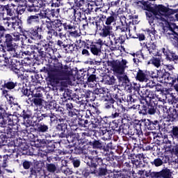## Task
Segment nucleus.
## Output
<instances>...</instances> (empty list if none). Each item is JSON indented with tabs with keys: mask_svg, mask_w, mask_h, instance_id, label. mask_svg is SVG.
Masks as SVG:
<instances>
[{
	"mask_svg": "<svg viewBox=\"0 0 178 178\" xmlns=\"http://www.w3.org/2000/svg\"><path fill=\"white\" fill-rule=\"evenodd\" d=\"M160 83H164L165 84H169L171 87H173L176 83H178V74L173 75L169 73L166 70L163 69V76Z\"/></svg>",
	"mask_w": 178,
	"mask_h": 178,
	"instance_id": "12",
	"label": "nucleus"
},
{
	"mask_svg": "<svg viewBox=\"0 0 178 178\" xmlns=\"http://www.w3.org/2000/svg\"><path fill=\"white\" fill-rule=\"evenodd\" d=\"M13 144L15 147H21V149H23V151H26V149H27V146L26 147V142L20 138L13 140Z\"/></svg>",
	"mask_w": 178,
	"mask_h": 178,
	"instance_id": "48",
	"label": "nucleus"
},
{
	"mask_svg": "<svg viewBox=\"0 0 178 178\" xmlns=\"http://www.w3.org/2000/svg\"><path fill=\"white\" fill-rule=\"evenodd\" d=\"M17 132L13 128L9 127L0 130V144H7L10 139L15 138Z\"/></svg>",
	"mask_w": 178,
	"mask_h": 178,
	"instance_id": "8",
	"label": "nucleus"
},
{
	"mask_svg": "<svg viewBox=\"0 0 178 178\" xmlns=\"http://www.w3.org/2000/svg\"><path fill=\"white\" fill-rule=\"evenodd\" d=\"M3 63H0V67H6L7 69H10L11 72L17 74V76H20L21 71L20 69L22 67V63L20 61L13 58V57L6 56L2 60Z\"/></svg>",
	"mask_w": 178,
	"mask_h": 178,
	"instance_id": "7",
	"label": "nucleus"
},
{
	"mask_svg": "<svg viewBox=\"0 0 178 178\" xmlns=\"http://www.w3.org/2000/svg\"><path fill=\"white\" fill-rule=\"evenodd\" d=\"M150 163L156 168H159V166H163V165H166V163H170V156L166 154V153L159 154L157 157L151 161Z\"/></svg>",
	"mask_w": 178,
	"mask_h": 178,
	"instance_id": "14",
	"label": "nucleus"
},
{
	"mask_svg": "<svg viewBox=\"0 0 178 178\" xmlns=\"http://www.w3.org/2000/svg\"><path fill=\"white\" fill-rule=\"evenodd\" d=\"M11 20H15V17L0 18V38H2V27L6 30V33H8V30L11 27Z\"/></svg>",
	"mask_w": 178,
	"mask_h": 178,
	"instance_id": "16",
	"label": "nucleus"
},
{
	"mask_svg": "<svg viewBox=\"0 0 178 178\" xmlns=\"http://www.w3.org/2000/svg\"><path fill=\"white\" fill-rule=\"evenodd\" d=\"M108 66H111L113 69V72L116 73L117 74H123L124 73V70L127 66V60L122 59V60H113L111 61H108Z\"/></svg>",
	"mask_w": 178,
	"mask_h": 178,
	"instance_id": "9",
	"label": "nucleus"
},
{
	"mask_svg": "<svg viewBox=\"0 0 178 178\" xmlns=\"http://www.w3.org/2000/svg\"><path fill=\"white\" fill-rule=\"evenodd\" d=\"M80 13V11H77V10L72 6L70 8H68L67 10L64 11V15H65L66 17H77V13Z\"/></svg>",
	"mask_w": 178,
	"mask_h": 178,
	"instance_id": "46",
	"label": "nucleus"
},
{
	"mask_svg": "<svg viewBox=\"0 0 178 178\" xmlns=\"http://www.w3.org/2000/svg\"><path fill=\"white\" fill-rule=\"evenodd\" d=\"M84 97L88 99H90V101H95V99L97 98L95 93L90 90H86Z\"/></svg>",
	"mask_w": 178,
	"mask_h": 178,
	"instance_id": "63",
	"label": "nucleus"
},
{
	"mask_svg": "<svg viewBox=\"0 0 178 178\" xmlns=\"http://www.w3.org/2000/svg\"><path fill=\"white\" fill-rule=\"evenodd\" d=\"M97 70L94 68H90L88 70L87 74V81L88 83H94V81H97Z\"/></svg>",
	"mask_w": 178,
	"mask_h": 178,
	"instance_id": "35",
	"label": "nucleus"
},
{
	"mask_svg": "<svg viewBox=\"0 0 178 178\" xmlns=\"http://www.w3.org/2000/svg\"><path fill=\"white\" fill-rule=\"evenodd\" d=\"M140 3L143 5L144 10H147L145 15L149 20V23H154V15H152L154 13V7H152L151 3L148 1L143 0L140 1Z\"/></svg>",
	"mask_w": 178,
	"mask_h": 178,
	"instance_id": "15",
	"label": "nucleus"
},
{
	"mask_svg": "<svg viewBox=\"0 0 178 178\" xmlns=\"http://www.w3.org/2000/svg\"><path fill=\"white\" fill-rule=\"evenodd\" d=\"M77 16H78L79 20H80L81 22H81V24H82V27H83V29H86V27H88V21H87V17H86V15L83 14V13H81V12H79L77 13Z\"/></svg>",
	"mask_w": 178,
	"mask_h": 178,
	"instance_id": "52",
	"label": "nucleus"
},
{
	"mask_svg": "<svg viewBox=\"0 0 178 178\" xmlns=\"http://www.w3.org/2000/svg\"><path fill=\"white\" fill-rule=\"evenodd\" d=\"M2 29L1 38H0V52L6 54V51H15L16 41H20V34L19 33H6V30Z\"/></svg>",
	"mask_w": 178,
	"mask_h": 178,
	"instance_id": "4",
	"label": "nucleus"
},
{
	"mask_svg": "<svg viewBox=\"0 0 178 178\" xmlns=\"http://www.w3.org/2000/svg\"><path fill=\"white\" fill-rule=\"evenodd\" d=\"M141 123L143 124L145 130H156L161 131V125L159 120H151L149 119H142Z\"/></svg>",
	"mask_w": 178,
	"mask_h": 178,
	"instance_id": "13",
	"label": "nucleus"
},
{
	"mask_svg": "<svg viewBox=\"0 0 178 178\" xmlns=\"http://www.w3.org/2000/svg\"><path fill=\"white\" fill-rule=\"evenodd\" d=\"M135 79L137 81H140V83H147L149 80L148 74L142 70H138Z\"/></svg>",
	"mask_w": 178,
	"mask_h": 178,
	"instance_id": "32",
	"label": "nucleus"
},
{
	"mask_svg": "<svg viewBox=\"0 0 178 178\" xmlns=\"http://www.w3.org/2000/svg\"><path fill=\"white\" fill-rule=\"evenodd\" d=\"M111 38H113V41L115 42L116 44H118L119 47L122 45V44H124V41H126V39L124 38V35H120L119 37H116L114 33L111 35Z\"/></svg>",
	"mask_w": 178,
	"mask_h": 178,
	"instance_id": "49",
	"label": "nucleus"
},
{
	"mask_svg": "<svg viewBox=\"0 0 178 178\" xmlns=\"http://www.w3.org/2000/svg\"><path fill=\"white\" fill-rule=\"evenodd\" d=\"M56 145H58V142H55V140H47V143L46 145V149L49 152H54L55 149L56 148Z\"/></svg>",
	"mask_w": 178,
	"mask_h": 178,
	"instance_id": "54",
	"label": "nucleus"
},
{
	"mask_svg": "<svg viewBox=\"0 0 178 178\" xmlns=\"http://www.w3.org/2000/svg\"><path fill=\"white\" fill-rule=\"evenodd\" d=\"M104 143L102 142L101 140L92 137V140L90 142V147L93 148V149L102 150L104 148Z\"/></svg>",
	"mask_w": 178,
	"mask_h": 178,
	"instance_id": "33",
	"label": "nucleus"
},
{
	"mask_svg": "<svg viewBox=\"0 0 178 178\" xmlns=\"http://www.w3.org/2000/svg\"><path fill=\"white\" fill-rule=\"evenodd\" d=\"M74 8L79 12V9H84L83 6L86 5V0H74Z\"/></svg>",
	"mask_w": 178,
	"mask_h": 178,
	"instance_id": "59",
	"label": "nucleus"
},
{
	"mask_svg": "<svg viewBox=\"0 0 178 178\" xmlns=\"http://www.w3.org/2000/svg\"><path fill=\"white\" fill-rule=\"evenodd\" d=\"M88 159L90 161L87 163V165L93 170L97 169L99 165H104V160L98 156L88 157Z\"/></svg>",
	"mask_w": 178,
	"mask_h": 178,
	"instance_id": "20",
	"label": "nucleus"
},
{
	"mask_svg": "<svg viewBox=\"0 0 178 178\" xmlns=\"http://www.w3.org/2000/svg\"><path fill=\"white\" fill-rule=\"evenodd\" d=\"M140 92L143 97L140 100L141 106H139V113L143 116L155 115L158 109V101L162 102V98L156 95L155 91L147 88H143Z\"/></svg>",
	"mask_w": 178,
	"mask_h": 178,
	"instance_id": "3",
	"label": "nucleus"
},
{
	"mask_svg": "<svg viewBox=\"0 0 178 178\" xmlns=\"http://www.w3.org/2000/svg\"><path fill=\"white\" fill-rule=\"evenodd\" d=\"M57 104L58 103H56V101L55 100H51L50 102H44L43 107L47 111H55Z\"/></svg>",
	"mask_w": 178,
	"mask_h": 178,
	"instance_id": "47",
	"label": "nucleus"
},
{
	"mask_svg": "<svg viewBox=\"0 0 178 178\" xmlns=\"http://www.w3.org/2000/svg\"><path fill=\"white\" fill-rule=\"evenodd\" d=\"M125 120H114L112 122L108 121V118H104V122L106 124H109V127H111L112 130L116 131V129L120 127V124L124 122Z\"/></svg>",
	"mask_w": 178,
	"mask_h": 178,
	"instance_id": "29",
	"label": "nucleus"
},
{
	"mask_svg": "<svg viewBox=\"0 0 178 178\" xmlns=\"http://www.w3.org/2000/svg\"><path fill=\"white\" fill-rule=\"evenodd\" d=\"M152 79H158L159 81L161 82L162 76H163V69L158 70H155L150 73Z\"/></svg>",
	"mask_w": 178,
	"mask_h": 178,
	"instance_id": "50",
	"label": "nucleus"
},
{
	"mask_svg": "<svg viewBox=\"0 0 178 178\" xmlns=\"http://www.w3.org/2000/svg\"><path fill=\"white\" fill-rule=\"evenodd\" d=\"M30 95H31L32 98H42V93L39 88H35L33 90L30 89Z\"/></svg>",
	"mask_w": 178,
	"mask_h": 178,
	"instance_id": "61",
	"label": "nucleus"
},
{
	"mask_svg": "<svg viewBox=\"0 0 178 178\" xmlns=\"http://www.w3.org/2000/svg\"><path fill=\"white\" fill-rule=\"evenodd\" d=\"M129 127L130 125H129V124L125 123L124 121H123V123H121L118 129L115 130V133H118V134H124L125 136H127V134H129Z\"/></svg>",
	"mask_w": 178,
	"mask_h": 178,
	"instance_id": "38",
	"label": "nucleus"
},
{
	"mask_svg": "<svg viewBox=\"0 0 178 178\" xmlns=\"http://www.w3.org/2000/svg\"><path fill=\"white\" fill-rule=\"evenodd\" d=\"M69 126L71 128V130H75V131H78V130H80L79 129L80 123H79V118H72L70 120H69Z\"/></svg>",
	"mask_w": 178,
	"mask_h": 178,
	"instance_id": "43",
	"label": "nucleus"
},
{
	"mask_svg": "<svg viewBox=\"0 0 178 178\" xmlns=\"http://www.w3.org/2000/svg\"><path fill=\"white\" fill-rule=\"evenodd\" d=\"M40 72L47 74V81L52 87L59 84L60 81L70 80L73 74V71L69 68V65H63L56 56L53 58L51 64L46 65L40 70Z\"/></svg>",
	"mask_w": 178,
	"mask_h": 178,
	"instance_id": "1",
	"label": "nucleus"
},
{
	"mask_svg": "<svg viewBox=\"0 0 178 178\" xmlns=\"http://www.w3.org/2000/svg\"><path fill=\"white\" fill-rule=\"evenodd\" d=\"M46 15L49 19V17H59V13H60V8H54V9H46Z\"/></svg>",
	"mask_w": 178,
	"mask_h": 178,
	"instance_id": "45",
	"label": "nucleus"
},
{
	"mask_svg": "<svg viewBox=\"0 0 178 178\" xmlns=\"http://www.w3.org/2000/svg\"><path fill=\"white\" fill-rule=\"evenodd\" d=\"M74 131V132H73ZM70 132H67V136L65 138H71L70 143H72L74 145H76L77 143L80 144V141L81 140L83 132H77L76 130H73Z\"/></svg>",
	"mask_w": 178,
	"mask_h": 178,
	"instance_id": "17",
	"label": "nucleus"
},
{
	"mask_svg": "<svg viewBox=\"0 0 178 178\" xmlns=\"http://www.w3.org/2000/svg\"><path fill=\"white\" fill-rule=\"evenodd\" d=\"M142 124L143 123H140V124H138V126H139V128L138 129L134 128V133L131 132V134L132 136H136V137L135 136L131 137V140H133L134 141H137L138 138L141 137V136H143L144 134L143 133V129H141Z\"/></svg>",
	"mask_w": 178,
	"mask_h": 178,
	"instance_id": "42",
	"label": "nucleus"
},
{
	"mask_svg": "<svg viewBox=\"0 0 178 178\" xmlns=\"http://www.w3.org/2000/svg\"><path fill=\"white\" fill-rule=\"evenodd\" d=\"M60 171L62 173H64V175H66V176H70V175H73V168H69L67 165H65L62 164L60 166Z\"/></svg>",
	"mask_w": 178,
	"mask_h": 178,
	"instance_id": "62",
	"label": "nucleus"
},
{
	"mask_svg": "<svg viewBox=\"0 0 178 178\" xmlns=\"http://www.w3.org/2000/svg\"><path fill=\"white\" fill-rule=\"evenodd\" d=\"M47 40L51 41L52 40V34L57 35L56 32L60 33L63 30V21L60 19H55L54 21H46Z\"/></svg>",
	"mask_w": 178,
	"mask_h": 178,
	"instance_id": "6",
	"label": "nucleus"
},
{
	"mask_svg": "<svg viewBox=\"0 0 178 178\" xmlns=\"http://www.w3.org/2000/svg\"><path fill=\"white\" fill-rule=\"evenodd\" d=\"M167 116L164 118L165 122H175L177 120V110L175 108H170L167 111Z\"/></svg>",
	"mask_w": 178,
	"mask_h": 178,
	"instance_id": "28",
	"label": "nucleus"
},
{
	"mask_svg": "<svg viewBox=\"0 0 178 178\" xmlns=\"http://www.w3.org/2000/svg\"><path fill=\"white\" fill-rule=\"evenodd\" d=\"M18 86H20V83L10 78L8 79L3 80L1 87L6 88V90H9L10 91H13V90H15Z\"/></svg>",
	"mask_w": 178,
	"mask_h": 178,
	"instance_id": "19",
	"label": "nucleus"
},
{
	"mask_svg": "<svg viewBox=\"0 0 178 178\" xmlns=\"http://www.w3.org/2000/svg\"><path fill=\"white\" fill-rule=\"evenodd\" d=\"M48 115V118H49L50 123L51 124H54V123H58V122H59V123H62V122H65V120H66V119L62 118L60 115H56L55 113H52V111L49 113Z\"/></svg>",
	"mask_w": 178,
	"mask_h": 178,
	"instance_id": "34",
	"label": "nucleus"
},
{
	"mask_svg": "<svg viewBox=\"0 0 178 178\" xmlns=\"http://www.w3.org/2000/svg\"><path fill=\"white\" fill-rule=\"evenodd\" d=\"M92 140V137L91 136V134H90V132H82V136L81 138L79 144L90 147Z\"/></svg>",
	"mask_w": 178,
	"mask_h": 178,
	"instance_id": "30",
	"label": "nucleus"
},
{
	"mask_svg": "<svg viewBox=\"0 0 178 178\" xmlns=\"http://www.w3.org/2000/svg\"><path fill=\"white\" fill-rule=\"evenodd\" d=\"M43 28L44 25L42 24L40 26H35L34 27L29 29L28 31H26L25 33L31 40L38 41L39 40H42V35H41V33L43 31Z\"/></svg>",
	"mask_w": 178,
	"mask_h": 178,
	"instance_id": "10",
	"label": "nucleus"
},
{
	"mask_svg": "<svg viewBox=\"0 0 178 178\" xmlns=\"http://www.w3.org/2000/svg\"><path fill=\"white\" fill-rule=\"evenodd\" d=\"M128 159H131L132 165H135L136 168H144V164H143L140 154H130L128 155Z\"/></svg>",
	"mask_w": 178,
	"mask_h": 178,
	"instance_id": "21",
	"label": "nucleus"
},
{
	"mask_svg": "<svg viewBox=\"0 0 178 178\" xmlns=\"http://www.w3.org/2000/svg\"><path fill=\"white\" fill-rule=\"evenodd\" d=\"M162 144H163L164 152H172L173 151V145L172 140H169L168 135H164L163 137Z\"/></svg>",
	"mask_w": 178,
	"mask_h": 178,
	"instance_id": "31",
	"label": "nucleus"
},
{
	"mask_svg": "<svg viewBox=\"0 0 178 178\" xmlns=\"http://www.w3.org/2000/svg\"><path fill=\"white\" fill-rule=\"evenodd\" d=\"M46 170L47 172H49V173H58V170H59V169H58L57 165L55 163H46Z\"/></svg>",
	"mask_w": 178,
	"mask_h": 178,
	"instance_id": "55",
	"label": "nucleus"
},
{
	"mask_svg": "<svg viewBox=\"0 0 178 178\" xmlns=\"http://www.w3.org/2000/svg\"><path fill=\"white\" fill-rule=\"evenodd\" d=\"M31 116H33V113L29 109L23 110L20 113V117L22 118L24 120V124H25L26 127L31 126Z\"/></svg>",
	"mask_w": 178,
	"mask_h": 178,
	"instance_id": "23",
	"label": "nucleus"
},
{
	"mask_svg": "<svg viewBox=\"0 0 178 178\" xmlns=\"http://www.w3.org/2000/svg\"><path fill=\"white\" fill-rule=\"evenodd\" d=\"M152 178H171L172 171L168 168H164L159 172H153L151 174Z\"/></svg>",
	"mask_w": 178,
	"mask_h": 178,
	"instance_id": "18",
	"label": "nucleus"
},
{
	"mask_svg": "<svg viewBox=\"0 0 178 178\" xmlns=\"http://www.w3.org/2000/svg\"><path fill=\"white\" fill-rule=\"evenodd\" d=\"M125 101H127V104L131 105V104H141V98L137 96L136 95H128L124 97Z\"/></svg>",
	"mask_w": 178,
	"mask_h": 178,
	"instance_id": "37",
	"label": "nucleus"
},
{
	"mask_svg": "<svg viewBox=\"0 0 178 178\" xmlns=\"http://www.w3.org/2000/svg\"><path fill=\"white\" fill-rule=\"evenodd\" d=\"M102 97L104 99L105 109H111V108H115L113 104H115V102H116V100L112 98V95H111V93L107 92L106 95L102 96Z\"/></svg>",
	"mask_w": 178,
	"mask_h": 178,
	"instance_id": "26",
	"label": "nucleus"
},
{
	"mask_svg": "<svg viewBox=\"0 0 178 178\" xmlns=\"http://www.w3.org/2000/svg\"><path fill=\"white\" fill-rule=\"evenodd\" d=\"M54 42L49 41L47 42L45 39L40 40L38 44L34 45H29L25 50L21 51L22 59H35L38 62L45 59L47 54L54 52Z\"/></svg>",
	"mask_w": 178,
	"mask_h": 178,
	"instance_id": "2",
	"label": "nucleus"
},
{
	"mask_svg": "<svg viewBox=\"0 0 178 178\" xmlns=\"http://www.w3.org/2000/svg\"><path fill=\"white\" fill-rule=\"evenodd\" d=\"M3 113V118L6 120V125L8 124L9 126H13V118L15 115L9 114L6 111Z\"/></svg>",
	"mask_w": 178,
	"mask_h": 178,
	"instance_id": "53",
	"label": "nucleus"
},
{
	"mask_svg": "<svg viewBox=\"0 0 178 178\" xmlns=\"http://www.w3.org/2000/svg\"><path fill=\"white\" fill-rule=\"evenodd\" d=\"M8 163H9V155L0 154V169L1 168H8Z\"/></svg>",
	"mask_w": 178,
	"mask_h": 178,
	"instance_id": "51",
	"label": "nucleus"
},
{
	"mask_svg": "<svg viewBox=\"0 0 178 178\" xmlns=\"http://www.w3.org/2000/svg\"><path fill=\"white\" fill-rule=\"evenodd\" d=\"M81 174L83 177L90 178V175H94V170L88 166L82 170Z\"/></svg>",
	"mask_w": 178,
	"mask_h": 178,
	"instance_id": "57",
	"label": "nucleus"
},
{
	"mask_svg": "<svg viewBox=\"0 0 178 178\" xmlns=\"http://www.w3.org/2000/svg\"><path fill=\"white\" fill-rule=\"evenodd\" d=\"M79 44L84 45V48L86 49H90L91 54L95 56H99L102 54V47H104V40L99 38L95 42L87 40H79Z\"/></svg>",
	"mask_w": 178,
	"mask_h": 178,
	"instance_id": "5",
	"label": "nucleus"
},
{
	"mask_svg": "<svg viewBox=\"0 0 178 178\" xmlns=\"http://www.w3.org/2000/svg\"><path fill=\"white\" fill-rule=\"evenodd\" d=\"M168 12L169 8H168L166 6L162 4L155 5L152 14L154 20L156 19V20H161V22H165V19L162 16Z\"/></svg>",
	"mask_w": 178,
	"mask_h": 178,
	"instance_id": "11",
	"label": "nucleus"
},
{
	"mask_svg": "<svg viewBox=\"0 0 178 178\" xmlns=\"http://www.w3.org/2000/svg\"><path fill=\"white\" fill-rule=\"evenodd\" d=\"M112 30H113V26L103 24L102 28L99 32V35H100L102 38H106L108 37H111V35L113 34L112 33H113Z\"/></svg>",
	"mask_w": 178,
	"mask_h": 178,
	"instance_id": "25",
	"label": "nucleus"
},
{
	"mask_svg": "<svg viewBox=\"0 0 178 178\" xmlns=\"http://www.w3.org/2000/svg\"><path fill=\"white\" fill-rule=\"evenodd\" d=\"M132 175L134 178H145V177H148V175H147V171H145V170H139L137 173H135L134 172H132Z\"/></svg>",
	"mask_w": 178,
	"mask_h": 178,
	"instance_id": "64",
	"label": "nucleus"
},
{
	"mask_svg": "<svg viewBox=\"0 0 178 178\" xmlns=\"http://www.w3.org/2000/svg\"><path fill=\"white\" fill-rule=\"evenodd\" d=\"M17 91H19L22 94V97H30V89L25 88L24 86L20 83V86H18Z\"/></svg>",
	"mask_w": 178,
	"mask_h": 178,
	"instance_id": "56",
	"label": "nucleus"
},
{
	"mask_svg": "<svg viewBox=\"0 0 178 178\" xmlns=\"http://www.w3.org/2000/svg\"><path fill=\"white\" fill-rule=\"evenodd\" d=\"M26 23L27 26H34L35 24H38L40 23V17L37 15H29L27 17Z\"/></svg>",
	"mask_w": 178,
	"mask_h": 178,
	"instance_id": "39",
	"label": "nucleus"
},
{
	"mask_svg": "<svg viewBox=\"0 0 178 178\" xmlns=\"http://www.w3.org/2000/svg\"><path fill=\"white\" fill-rule=\"evenodd\" d=\"M108 174V172L106 165L99 167L98 169L96 168L94 170V175L97 177H105V176H106Z\"/></svg>",
	"mask_w": 178,
	"mask_h": 178,
	"instance_id": "36",
	"label": "nucleus"
},
{
	"mask_svg": "<svg viewBox=\"0 0 178 178\" xmlns=\"http://www.w3.org/2000/svg\"><path fill=\"white\" fill-rule=\"evenodd\" d=\"M56 129L58 131H61L60 134H58L59 138H66V137H67L68 132H66V130L67 129V122H65V121L59 122L56 125Z\"/></svg>",
	"mask_w": 178,
	"mask_h": 178,
	"instance_id": "24",
	"label": "nucleus"
},
{
	"mask_svg": "<svg viewBox=\"0 0 178 178\" xmlns=\"http://www.w3.org/2000/svg\"><path fill=\"white\" fill-rule=\"evenodd\" d=\"M147 50H145V52H149V55H154V51L156 50V44L152 41L147 42L144 46Z\"/></svg>",
	"mask_w": 178,
	"mask_h": 178,
	"instance_id": "44",
	"label": "nucleus"
},
{
	"mask_svg": "<svg viewBox=\"0 0 178 178\" xmlns=\"http://www.w3.org/2000/svg\"><path fill=\"white\" fill-rule=\"evenodd\" d=\"M111 119H117L120 120H127L126 119V116L124 113H123V110H122L119 107H113V111L111 112V115H110Z\"/></svg>",
	"mask_w": 178,
	"mask_h": 178,
	"instance_id": "22",
	"label": "nucleus"
},
{
	"mask_svg": "<svg viewBox=\"0 0 178 178\" xmlns=\"http://www.w3.org/2000/svg\"><path fill=\"white\" fill-rule=\"evenodd\" d=\"M117 20H118V14L112 11L110 15L107 17L104 25L111 26L113 23H116Z\"/></svg>",
	"mask_w": 178,
	"mask_h": 178,
	"instance_id": "41",
	"label": "nucleus"
},
{
	"mask_svg": "<svg viewBox=\"0 0 178 178\" xmlns=\"http://www.w3.org/2000/svg\"><path fill=\"white\" fill-rule=\"evenodd\" d=\"M6 8V10H7V17L9 16V17H14L13 16L16 13V8H15V6L7 4Z\"/></svg>",
	"mask_w": 178,
	"mask_h": 178,
	"instance_id": "58",
	"label": "nucleus"
},
{
	"mask_svg": "<svg viewBox=\"0 0 178 178\" xmlns=\"http://www.w3.org/2000/svg\"><path fill=\"white\" fill-rule=\"evenodd\" d=\"M49 116V114H48V113H36L35 114V118H36V120L33 121V124H38V123H43L42 120H44V119L48 118Z\"/></svg>",
	"mask_w": 178,
	"mask_h": 178,
	"instance_id": "40",
	"label": "nucleus"
},
{
	"mask_svg": "<svg viewBox=\"0 0 178 178\" xmlns=\"http://www.w3.org/2000/svg\"><path fill=\"white\" fill-rule=\"evenodd\" d=\"M33 126L35 127L34 130L36 131V133H38V134H44L45 133H48L49 130V126L44 122L33 124Z\"/></svg>",
	"mask_w": 178,
	"mask_h": 178,
	"instance_id": "27",
	"label": "nucleus"
},
{
	"mask_svg": "<svg viewBox=\"0 0 178 178\" xmlns=\"http://www.w3.org/2000/svg\"><path fill=\"white\" fill-rule=\"evenodd\" d=\"M77 48H74V44H67L64 46V51L65 54H73L74 51H76Z\"/></svg>",
	"mask_w": 178,
	"mask_h": 178,
	"instance_id": "60",
	"label": "nucleus"
}]
</instances>
